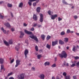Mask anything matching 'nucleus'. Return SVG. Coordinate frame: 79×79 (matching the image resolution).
Listing matches in <instances>:
<instances>
[{
	"mask_svg": "<svg viewBox=\"0 0 79 79\" xmlns=\"http://www.w3.org/2000/svg\"><path fill=\"white\" fill-rule=\"evenodd\" d=\"M20 62H21V61L19 60H16V64L15 65V67L16 68L17 66H18V65L20 64Z\"/></svg>",
	"mask_w": 79,
	"mask_h": 79,
	"instance_id": "obj_7",
	"label": "nucleus"
},
{
	"mask_svg": "<svg viewBox=\"0 0 79 79\" xmlns=\"http://www.w3.org/2000/svg\"><path fill=\"white\" fill-rule=\"evenodd\" d=\"M31 31H34V28L32 27L31 29Z\"/></svg>",
	"mask_w": 79,
	"mask_h": 79,
	"instance_id": "obj_46",
	"label": "nucleus"
},
{
	"mask_svg": "<svg viewBox=\"0 0 79 79\" xmlns=\"http://www.w3.org/2000/svg\"><path fill=\"white\" fill-rule=\"evenodd\" d=\"M10 14L11 17H13V14L12 13H11Z\"/></svg>",
	"mask_w": 79,
	"mask_h": 79,
	"instance_id": "obj_56",
	"label": "nucleus"
},
{
	"mask_svg": "<svg viewBox=\"0 0 79 79\" xmlns=\"http://www.w3.org/2000/svg\"><path fill=\"white\" fill-rule=\"evenodd\" d=\"M24 32L25 34H28V35H31L32 34V32L31 31H29L26 30H25Z\"/></svg>",
	"mask_w": 79,
	"mask_h": 79,
	"instance_id": "obj_8",
	"label": "nucleus"
},
{
	"mask_svg": "<svg viewBox=\"0 0 79 79\" xmlns=\"http://www.w3.org/2000/svg\"><path fill=\"white\" fill-rule=\"evenodd\" d=\"M73 18H74V19H77L78 17L77 15H75L74 16H73Z\"/></svg>",
	"mask_w": 79,
	"mask_h": 79,
	"instance_id": "obj_41",
	"label": "nucleus"
},
{
	"mask_svg": "<svg viewBox=\"0 0 79 79\" xmlns=\"http://www.w3.org/2000/svg\"><path fill=\"white\" fill-rule=\"evenodd\" d=\"M52 68H55L56 67V64H53L52 65Z\"/></svg>",
	"mask_w": 79,
	"mask_h": 79,
	"instance_id": "obj_37",
	"label": "nucleus"
},
{
	"mask_svg": "<svg viewBox=\"0 0 79 79\" xmlns=\"http://www.w3.org/2000/svg\"><path fill=\"white\" fill-rule=\"evenodd\" d=\"M71 32V31L69 29L67 30V33H70Z\"/></svg>",
	"mask_w": 79,
	"mask_h": 79,
	"instance_id": "obj_42",
	"label": "nucleus"
},
{
	"mask_svg": "<svg viewBox=\"0 0 79 79\" xmlns=\"http://www.w3.org/2000/svg\"><path fill=\"white\" fill-rule=\"evenodd\" d=\"M66 65V66H69V64L68 63H67Z\"/></svg>",
	"mask_w": 79,
	"mask_h": 79,
	"instance_id": "obj_59",
	"label": "nucleus"
},
{
	"mask_svg": "<svg viewBox=\"0 0 79 79\" xmlns=\"http://www.w3.org/2000/svg\"><path fill=\"white\" fill-rule=\"evenodd\" d=\"M77 66H79V62H78L77 63H76Z\"/></svg>",
	"mask_w": 79,
	"mask_h": 79,
	"instance_id": "obj_54",
	"label": "nucleus"
},
{
	"mask_svg": "<svg viewBox=\"0 0 79 79\" xmlns=\"http://www.w3.org/2000/svg\"><path fill=\"white\" fill-rule=\"evenodd\" d=\"M0 63L1 64H3L4 63V59L2 58H0Z\"/></svg>",
	"mask_w": 79,
	"mask_h": 79,
	"instance_id": "obj_19",
	"label": "nucleus"
},
{
	"mask_svg": "<svg viewBox=\"0 0 79 79\" xmlns=\"http://www.w3.org/2000/svg\"><path fill=\"white\" fill-rule=\"evenodd\" d=\"M59 43L61 45H63V44H64V42L62 41V40H59Z\"/></svg>",
	"mask_w": 79,
	"mask_h": 79,
	"instance_id": "obj_21",
	"label": "nucleus"
},
{
	"mask_svg": "<svg viewBox=\"0 0 79 79\" xmlns=\"http://www.w3.org/2000/svg\"><path fill=\"white\" fill-rule=\"evenodd\" d=\"M41 9V8H40V7H37L36 8V11L37 12V13H40Z\"/></svg>",
	"mask_w": 79,
	"mask_h": 79,
	"instance_id": "obj_18",
	"label": "nucleus"
},
{
	"mask_svg": "<svg viewBox=\"0 0 79 79\" xmlns=\"http://www.w3.org/2000/svg\"><path fill=\"white\" fill-rule=\"evenodd\" d=\"M41 37L42 39H43V40H45V35H41Z\"/></svg>",
	"mask_w": 79,
	"mask_h": 79,
	"instance_id": "obj_29",
	"label": "nucleus"
},
{
	"mask_svg": "<svg viewBox=\"0 0 79 79\" xmlns=\"http://www.w3.org/2000/svg\"><path fill=\"white\" fill-rule=\"evenodd\" d=\"M42 56V55L41 54H39L37 56L38 59H40V58H41Z\"/></svg>",
	"mask_w": 79,
	"mask_h": 79,
	"instance_id": "obj_27",
	"label": "nucleus"
},
{
	"mask_svg": "<svg viewBox=\"0 0 79 79\" xmlns=\"http://www.w3.org/2000/svg\"><path fill=\"white\" fill-rule=\"evenodd\" d=\"M76 35H77L79 36V33H76Z\"/></svg>",
	"mask_w": 79,
	"mask_h": 79,
	"instance_id": "obj_62",
	"label": "nucleus"
},
{
	"mask_svg": "<svg viewBox=\"0 0 79 79\" xmlns=\"http://www.w3.org/2000/svg\"><path fill=\"white\" fill-rule=\"evenodd\" d=\"M30 37L31 38V39H34L36 41V42H38L39 41V40H38V39L37 38L36 36H34V35H32V36H30Z\"/></svg>",
	"mask_w": 79,
	"mask_h": 79,
	"instance_id": "obj_4",
	"label": "nucleus"
},
{
	"mask_svg": "<svg viewBox=\"0 0 79 79\" xmlns=\"http://www.w3.org/2000/svg\"><path fill=\"white\" fill-rule=\"evenodd\" d=\"M44 64L45 66H47V65H50V62H46L44 63Z\"/></svg>",
	"mask_w": 79,
	"mask_h": 79,
	"instance_id": "obj_26",
	"label": "nucleus"
},
{
	"mask_svg": "<svg viewBox=\"0 0 79 79\" xmlns=\"http://www.w3.org/2000/svg\"><path fill=\"white\" fill-rule=\"evenodd\" d=\"M65 79H71V77L69 75L66 76L65 77Z\"/></svg>",
	"mask_w": 79,
	"mask_h": 79,
	"instance_id": "obj_22",
	"label": "nucleus"
},
{
	"mask_svg": "<svg viewBox=\"0 0 79 79\" xmlns=\"http://www.w3.org/2000/svg\"><path fill=\"white\" fill-rule=\"evenodd\" d=\"M29 53V51L28 49H26L24 51V54L26 58H27V55Z\"/></svg>",
	"mask_w": 79,
	"mask_h": 79,
	"instance_id": "obj_10",
	"label": "nucleus"
},
{
	"mask_svg": "<svg viewBox=\"0 0 79 79\" xmlns=\"http://www.w3.org/2000/svg\"><path fill=\"white\" fill-rule=\"evenodd\" d=\"M64 34H65V32L64 31L61 32L60 33V35H64Z\"/></svg>",
	"mask_w": 79,
	"mask_h": 79,
	"instance_id": "obj_31",
	"label": "nucleus"
},
{
	"mask_svg": "<svg viewBox=\"0 0 79 79\" xmlns=\"http://www.w3.org/2000/svg\"><path fill=\"white\" fill-rule=\"evenodd\" d=\"M51 19H52L53 20L55 19L57 17L58 15H57L56 14L55 15H51Z\"/></svg>",
	"mask_w": 79,
	"mask_h": 79,
	"instance_id": "obj_11",
	"label": "nucleus"
},
{
	"mask_svg": "<svg viewBox=\"0 0 79 79\" xmlns=\"http://www.w3.org/2000/svg\"><path fill=\"white\" fill-rule=\"evenodd\" d=\"M25 74L24 73H21L19 75H18V78L19 79H24V76Z\"/></svg>",
	"mask_w": 79,
	"mask_h": 79,
	"instance_id": "obj_3",
	"label": "nucleus"
},
{
	"mask_svg": "<svg viewBox=\"0 0 79 79\" xmlns=\"http://www.w3.org/2000/svg\"><path fill=\"white\" fill-rule=\"evenodd\" d=\"M54 59H55V61H56V59H57L56 57H55V58H54Z\"/></svg>",
	"mask_w": 79,
	"mask_h": 79,
	"instance_id": "obj_63",
	"label": "nucleus"
},
{
	"mask_svg": "<svg viewBox=\"0 0 79 79\" xmlns=\"http://www.w3.org/2000/svg\"><path fill=\"white\" fill-rule=\"evenodd\" d=\"M73 78L74 79H77V77L76 76H73Z\"/></svg>",
	"mask_w": 79,
	"mask_h": 79,
	"instance_id": "obj_47",
	"label": "nucleus"
},
{
	"mask_svg": "<svg viewBox=\"0 0 79 79\" xmlns=\"http://www.w3.org/2000/svg\"><path fill=\"white\" fill-rule=\"evenodd\" d=\"M51 38V36L48 35L47 36L46 39L47 40H49V39H50Z\"/></svg>",
	"mask_w": 79,
	"mask_h": 79,
	"instance_id": "obj_30",
	"label": "nucleus"
},
{
	"mask_svg": "<svg viewBox=\"0 0 79 79\" xmlns=\"http://www.w3.org/2000/svg\"><path fill=\"white\" fill-rule=\"evenodd\" d=\"M0 17L1 18V19H3V18H4V16L2 15V14H0Z\"/></svg>",
	"mask_w": 79,
	"mask_h": 79,
	"instance_id": "obj_34",
	"label": "nucleus"
},
{
	"mask_svg": "<svg viewBox=\"0 0 79 79\" xmlns=\"http://www.w3.org/2000/svg\"><path fill=\"white\" fill-rule=\"evenodd\" d=\"M66 72H64L63 73V76H66Z\"/></svg>",
	"mask_w": 79,
	"mask_h": 79,
	"instance_id": "obj_36",
	"label": "nucleus"
},
{
	"mask_svg": "<svg viewBox=\"0 0 79 79\" xmlns=\"http://www.w3.org/2000/svg\"><path fill=\"white\" fill-rule=\"evenodd\" d=\"M20 32L21 34V35L20 36V38H23V36L24 35V32L22 31H20Z\"/></svg>",
	"mask_w": 79,
	"mask_h": 79,
	"instance_id": "obj_17",
	"label": "nucleus"
},
{
	"mask_svg": "<svg viewBox=\"0 0 79 79\" xmlns=\"http://www.w3.org/2000/svg\"><path fill=\"white\" fill-rule=\"evenodd\" d=\"M23 6V2H21L19 6V7H20V8H22Z\"/></svg>",
	"mask_w": 79,
	"mask_h": 79,
	"instance_id": "obj_24",
	"label": "nucleus"
},
{
	"mask_svg": "<svg viewBox=\"0 0 79 79\" xmlns=\"http://www.w3.org/2000/svg\"><path fill=\"white\" fill-rule=\"evenodd\" d=\"M37 26L38 27H42V25L40 24L38 25Z\"/></svg>",
	"mask_w": 79,
	"mask_h": 79,
	"instance_id": "obj_50",
	"label": "nucleus"
},
{
	"mask_svg": "<svg viewBox=\"0 0 79 79\" xmlns=\"http://www.w3.org/2000/svg\"><path fill=\"white\" fill-rule=\"evenodd\" d=\"M48 15H51V11L50 10H49L48 11Z\"/></svg>",
	"mask_w": 79,
	"mask_h": 79,
	"instance_id": "obj_39",
	"label": "nucleus"
},
{
	"mask_svg": "<svg viewBox=\"0 0 79 79\" xmlns=\"http://www.w3.org/2000/svg\"><path fill=\"white\" fill-rule=\"evenodd\" d=\"M58 20L59 21H61V20H62V19L60 18V17H59L58 18Z\"/></svg>",
	"mask_w": 79,
	"mask_h": 79,
	"instance_id": "obj_45",
	"label": "nucleus"
},
{
	"mask_svg": "<svg viewBox=\"0 0 79 79\" xmlns=\"http://www.w3.org/2000/svg\"><path fill=\"white\" fill-rule=\"evenodd\" d=\"M45 74H43V73H41V74L39 76L40 78L41 79H45Z\"/></svg>",
	"mask_w": 79,
	"mask_h": 79,
	"instance_id": "obj_9",
	"label": "nucleus"
},
{
	"mask_svg": "<svg viewBox=\"0 0 79 79\" xmlns=\"http://www.w3.org/2000/svg\"><path fill=\"white\" fill-rule=\"evenodd\" d=\"M37 26V23L33 25V27H35L36 26Z\"/></svg>",
	"mask_w": 79,
	"mask_h": 79,
	"instance_id": "obj_43",
	"label": "nucleus"
},
{
	"mask_svg": "<svg viewBox=\"0 0 79 79\" xmlns=\"http://www.w3.org/2000/svg\"><path fill=\"white\" fill-rule=\"evenodd\" d=\"M20 45V44L19 43L18 44V45H16V47H15V49L17 50V51H18V50L19 49V46Z\"/></svg>",
	"mask_w": 79,
	"mask_h": 79,
	"instance_id": "obj_13",
	"label": "nucleus"
},
{
	"mask_svg": "<svg viewBox=\"0 0 79 79\" xmlns=\"http://www.w3.org/2000/svg\"><path fill=\"white\" fill-rule=\"evenodd\" d=\"M37 0H29V2H28V3L29 4V6L32 5V2H35Z\"/></svg>",
	"mask_w": 79,
	"mask_h": 79,
	"instance_id": "obj_12",
	"label": "nucleus"
},
{
	"mask_svg": "<svg viewBox=\"0 0 79 79\" xmlns=\"http://www.w3.org/2000/svg\"><path fill=\"white\" fill-rule=\"evenodd\" d=\"M40 23H42L44 21V18H43V14H41L40 15Z\"/></svg>",
	"mask_w": 79,
	"mask_h": 79,
	"instance_id": "obj_5",
	"label": "nucleus"
},
{
	"mask_svg": "<svg viewBox=\"0 0 79 79\" xmlns=\"http://www.w3.org/2000/svg\"><path fill=\"white\" fill-rule=\"evenodd\" d=\"M35 49L36 52H38V47L37 46H36L35 47Z\"/></svg>",
	"mask_w": 79,
	"mask_h": 79,
	"instance_id": "obj_35",
	"label": "nucleus"
},
{
	"mask_svg": "<svg viewBox=\"0 0 79 79\" xmlns=\"http://www.w3.org/2000/svg\"><path fill=\"white\" fill-rule=\"evenodd\" d=\"M65 0H63L62 1V3H63L64 4V3L65 2Z\"/></svg>",
	"mask_w": 79,
	"mask_h": 79,
	"instance_id": "obj_55",
	"label": "nucleus"
},
{
	"mask_svg": "<svg viewBox=\"0 0 79 79\" xmlns=\"http://www.w3.org/2000/svg\"><path fill=\"white\" fill-rule=\"evenodd\" d=\"M12 74H13V73L11 72L10 73H8L7 75V76H11V75H12Z\"/></svg>",
	"mask_w": 79,
	"mask_h": 79,
	"instance_id": "obj_40",
	"label": "nucleus"
},
{
	"mask_svg": "<svg viewBox=\"0 0 79 79\" xmlns=\"http://www.w3.org/2000/svg\"><path fill=\"white\" fill-rule=\"evenodd\" d=\"M7 6L8 7H10V8H11V7H12V4L10 3H8L7 4Z\"/></svg>",
	"mask_w": 79,
	"mask_h": 79,
	"instance_id": "obj_32",
	"label": "nucleus"
},
{
	"mask_svg": "<svg viewBox=\"0 0 79 79\" xmlns=\"http://www.w3.org/2000/svg\"><path fill=\"white\" fill-rule=\"evenodd\" d=\"M33 6H35L36 5V3L35 2H34L33 3Z\"/></svg>",
	"mask_w": 79,
	"mask_h": 79,
	"instance_id": "obj_51",
	"label": "nucleus"
},
{
	"mask_svg": "<svg viewBox=\"0 0 79 79\" xmlns=\"http://www.w3.org/2000/svg\"><path fill=\"white\" fill-rule=\"evenodd\" d=\"M32 69L33 70V71H35V67H32Z\"/></svg>",
	"mask_w": 79,
	"mask_h": 79,
	"instance_id": "obj_61",
	"label": "nucleus"
},
{
	"mask_svg": "<svg viewBox=\"0 0 79 79\" xmlns=\"http://www.w3.org/2000/svg\"><path fill=\"white\" fill-rule=\"evenodd\" d=\"M59 55L60 57L61 58H66L68 56L67 54L64 51H63L62 52V53L59 54Z\"/></svg>",
	"mask_w": 79,
	"mask_h": 79,
	"instance_id": "obj_1",
	"label": "nucleus"
},
{
	"mask_svg": "<svg viewBox=\"0 0 79 79\" xmlns=\"http://www.w3.org/2000/svg\"><path fill=\"white\" fill-rule=\"evenodd\" d=\"M56 79H60V78L58 76L56 77Z\"/></svg>",
	"mask_w": 79,
	"mask_h": 79,
	"instance_id": "obj_60",
	"label": "nucleus"
},
{
	"mask_svg": "<svg viewBox=\"0 0 79 79\" xmlns=\"http://www.w3.org/2000/svg\"><path fill=\"white\" fill-rule=\"evenodd\" d=\"M46 48L48 49H50V48H51V46L49 44H47L46 46Z\"/></svg>",
	"mask_w": 79,
	"mask_h": 79,
	"instance_id": "obj_25",
	"label": "nucleus"
},
{
	"mask_svg": "<svg viewBox=\"0 0 79 79\" xmlns=\"http://www.w3.org/2000/svg\"><path fill=\"white\" fill-rule=\"evenodd\" d=\"M74 58H75V60H78V59H79V57L78 56H77L75 57H74Z\"/></svg>",
	"mask_w": 79,
	"mask_h": 79,
	"instance_id": "obj_38",
	"label": "nucleus"
},
{
	"mask_svg": "<svg viewBox=\"0 0 79 79\" xmlns=\"http://www.w3.org/2000/svg\"><path fill=\"white\" fill-rule=\"evenodd\" d=\"M64 4L65 5H71V4H68V2H64Z\"/></svg>",
	"mask_w": 79,
	"mask_h": 79,
	"instance_id": "obj_44",
	"label": "nucleus"
},
{
	"mask_svg": "<svg viewBox=\"0 0 79 79\" xmlns=\"http://www.w3.org/2000/svg\"><path fill=\"white\" fill-rule=\"evenodd\" d=\"M72 63L73 64L71 65V66L72 68H73L76 66V61L72 62Z\"/></svg>",
	"mask_w": 79,
	"mask_h": 79,
	"instance_id": "obj_16",
	"label": "nucleus"
},
{
	"mask_svg": "<svg viewBox=\"0 0 79 79\" xmlns=\"http://www.w3.org/2000/svg\"><path fill=\"white\" fill-rule=\"evenodd\" d=\"M3 42L6 46H9V44H10V45H11L12 44H13V40H9L8 43L5 40H3Z\"/></svg>",
	"mask_w": 79,
	"mask_h": 79,
	"instance_id": "obj_2",
	"label": "nucleus"
},
{
	"mask_svg": "<svg viewBox=\"0 0 79 79\" xmlns=\"http://www.w3.org/2000/svg\"><path fill=\"white\" fill-rule=\"evenodd\" d=\"M52 46H55L58 44V41L56 40L55 41H52Z\"/></svg>",
	"mask_w": 79,
	"mask_h": 79,
	"instance_id": "obj_6",
	"label": "nucleus"
},
{
	"mask_svg": "<svg viewBox=\"0 0 79 79\" xmlns=\"http://www.w3.org/2000/svg\"><path fill=\"white\" fill-rule=\"evenodd\" d=\"M4 68V65H1V70H2V69H3Z\"/></svg>",
	"mask_w": 79,
	"mask_h": 79,
	"instance_id": "obj_33",
	"label": "nucleus"
},
{
	"mask_svg": "<svg viewBox=\"0 0 79 79\" xmlns=\"http://www.w3.org/2000/svg\"><path fill=\"white\" fill-rule=\"evenodd\" d=\"M64 41L65 43H67L68 42V38L67 37L64 38Z\"/></svg>",
	"mask_w": 79,
	"mask_h": 79,
	"instance_id": "obj_23",
	"label": "nucleus"
},
{
	"mask_svg": "<svg viewBox=\"0 0 79 79\" xmlns=\"http://www.w3.org/2000/svg\"><path fill=\"white\" fill-rule=\"evenodd\" d=\"M4 24L7 27L10 28L11 26H10V23H5Z\"/></svg>",
	"mask_w": 79,
	"mask_h": 79,
	"instance_id": "obj_15",
	"label": "nucleus"
},
{
	"mask_svg": "<svg viewBox=\"0 0 79 79\" xmlns=\"http://www.w3.org/2000/svg\"><path fill=\"white\" fill-rule=\"evenodd\" d=\"M52 79H55V78L54 77H52Z\"/></svg>",
	"mask_w": 79,
	"mask_h": 79,
	"instance_id": "obj_64",
	"label": "nucleus"
},
{
	"mask_svg": "<svg viewBox=\"0 0 79 79\" xmlns=\"http://www.w3.org/2000/svg\"><path fill=\"white\" fill-rule=\"evenodd\" d=\"M23 26H27V24H26L25 23H23Z\"/></svg>",
	"mask_w": 79,
	"mask_h": 79,
	"instance_id": "obj_57",
	"label": "nucleus"
},
{
	"mask_svg": "<svg viewBox=\"0 0 79 79\" xmlns=\"http://www.w3.org/2000/svg\"><path fill=\"white\" fill-rule=\"evenodd\" d=\"M43 52V49H40V52Z\"/></svg>",
	"mask_w": 79,
	"mask_h": 79,
	"instance_id": "obj_58",
	"label": "nucleus"
},
{
	"mask_svg": "<svg viewBox=\"0 0 79 79\" xmlns=\"http://www.w3.org/2000/svg\"><path fill=\"white\" fill-rule=\"evenodd\" d=\"M33 19L35 21H37V15H34Z\"/></svg>",
	"mask_w": 79,
	"mask_h": 79,
	"instance_id": "obj_14",
	"label": "nucleus"
},
{
	"mask_svg": "<svg viewBox=\"0 0 79 79\" xmlns=\"http://www.w3.org/2000/svg\"><path fill=\"white\" fill-rule=\"evenodd\" d=\"M1 30L3 31V32L4 34H6V30H4V28H3V27H2Z\"/></svg>",
	"mask_w": 79,
	"mask_h": 79,
	"instance_id": "obj_28",
	"label": "nucleus"
},
{
	"mask_svg": "<svg viewBox=\"0 0 79 79\" xmlns=\"http://www.w3.org/2000/svg\"><path fill=\"white\" fill-rule=\"evenodd\" d=\"M4 2L3 1H0V4H2V3H3Z\"/></svg>",
	"mask_w": 79,
	"mask_h": 79,
	"instance_id": "obj_53",
	"label": "nucleus"
},
{
	"mask_svg": "<svg viewBox=\"0 0 79 79\" xmlns=\"http://www.w3.org/2000/svg\"><path fill=\"white\" fill-rule=\"evenodd\" d=\"M28 41L27 40L25 41V43L26 44H27V45H28Z\"/></svg>",
	"mask_w": 79,
	"mask_h": 79,
	"instance_id": "obj_52",
	"label": "nucleus"
},
{
	"mask_svg": "<svg viewBox=\"0 0 79 79\" xmlns=\"http://www.w3.org/2000/svg\"><path fill=\"white\" fill-rule=\"evenodd\" d=\"M76 46H73L72 49V51H73V52H76Z\"/></svg>",
	"mask_w": 79,
	"mask_h": 79,
	"instance_id": "obj_20",
	"label": "nucleus"
},
{
	"mask_svg": "<svg viewBox=\"0 0 79 79\" xmlns=\"http://www.w3.org/2000/svg\"><path fill=\"white\" fill-rule=\"evenodd\" d=\"M11 30L12 31V32H13V31H15V29H14V28H11Z\"/></svg>",
	"mask_w": 79,
	"mask_h": 79,
	"instance_id": "obj_48",
	"label": "nucleus"
},
{
	"mask_svg": "<svg viewBox=\"0 0 79 79\" xmlns=\"http://www.w3.org/2000/svg\"><path fill=\"white\" fill-rule=\"evenodd\" d=\"M14 62V59H13L12 60H11L10 61V63H12Z\"/></svg>",
	"mask_w": 79,
	"mask_h": 79,
	"instance_id": "obj_49",
	"label": "nucleus"
}]
</instances>
